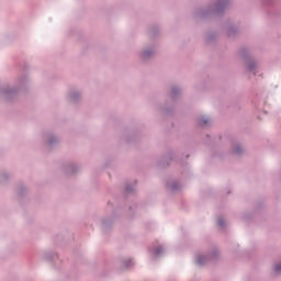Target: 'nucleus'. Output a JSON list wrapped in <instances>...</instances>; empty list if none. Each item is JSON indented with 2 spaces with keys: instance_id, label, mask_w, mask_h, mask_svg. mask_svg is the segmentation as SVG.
<instances>
[{
  "instance_id": "f257e3e1",
  "label": "nucleus",
  "mask_w": 281,
  "mask_h": 281,
  "mask_svg": "<svg viewBox=\"0 0 281 281\" xmlns=\"http://www.w3.org/2000/svg\"><path fill=\"white\" fill-rule=\"evenodd\" d=\"M27 87H30V79H27V77L18 79L15 86L13 87L2 85L0 86V98L2 100H7V102H10L11 100H14V98H16L21 91H25Z\"/></svg>"
},
{
  "instance_id": "f03ea898",
  "label": "nucleus",
  "mask_w": 281,
  "mask_h": 281,
  "mask_svg": "<svg viewBox=\"0 0 281 281\" xmlns=\"http://www.w3.org/2000/svg\"><path fill=\"white\" fill-rule=\"evenodd\" d=\"M229 5V0H211L210 3L199 11L200 16L221 14Z\"/></svg>"
},
{
  "instance_id": "7ed1b4c3",
  "label": "nucleus",
  "mask_w": 281,
  "mask_h": 281,
  "mask_svg": "<svg viewBox=\"0 0 281 281\" xmlns=\"http://www.w3.org/2000/svg\"><path fill=\"white\" fill-rule=\"evenodd\" d=\"M157 55V45L150 44L145 46L139 53H138V58L140 60H150L151 58H155Z\"/></svg>"
},
{
  "instance_id": "20e7f679",
  "label": "nucleus",
  "mask_w": 281,
  "mask_h": 281,
  "mask_svg": "<svg viewBox=\"0 0 281 281\" xmlns=\"http://www.w3.org/2000/svg\"><path fill=\"white\" fill-rule=\"evenodd\" d=\"M66 98L70 104H79V102H82V91L78 89L70 90Z\"/></svg>"
},
{
  "instance_id": "39448f33",
  "label": "nucleus",
  "mask_w": 281,
  "mask_h": 281,
  "mask_svg": "<svg viewBox=\"0 0 281 281\" xmlns=\"http://www.w3.org/2000/svg\"><path fill=\"white\" fill-rule=\"evenodd\" d=\"M61 172L68 177H74L80 172V166L76 164H66L61 167Z\"/></svg>"
},
{
  "instance_id": "423d86ee",
  "label": "nucleus",
  "mask_w": 281,
  "mask_h": 281,
  "mask_svg": "<svg viewBox=\"0 0 281 281\" xmlns=\"http://www.w3.org/2000/svg\"><path fill=\"white\" fill-rule=\"evenodd\" d=\"M244 65L246 71H249V74H254V76H256V69H258V60H256L254 57H246L244 58Z\"/></svg>"
},
{
  "instance_id": "0eeeda50",
  "label": "nucleus",
  "mask_w": 281,
  "mask_h": 281,
  "mask_svg": "<svg viewBox=\"0 0 281 281\" xmlns=\"http://www.w3.org/2000/svg\"><path fill=\"white\" fill-rule=\"evenodd\" d=\"M43 139L46 146H56L60 142V138L56 134H44Z\"/></svg>"
},
{
  "instance_id": "6e6552de",
  "label": "nucleus",
  "mask_w": 281,
  "mask_h": 281,
  "mask_svg": "<svg viewBox=\"0 0 281 281\" xmlns=\"http://www.w3.org/2000/svg\"><path fill=\"white\" fill-rule=\"evenodd\" d=\"M207 260H210V257L203 254H199L195 256L194 258V263L198 267H203V265H205V262H207Z\"/></svg>"
},
{
  "instance_id": "1a4fd4ad",
  "label": "nucleus",
  "mask_w": 281,
  "mask_h": 281,
  "mask_svg": "<svg viewBox=\"0 0 281 281\" xmlns=\"http://www.w3.org/2000/svg\"><path fill=\"white\" fill-rule=\"evenodd\" d=\"M232 154L240 157V155L245 154V147L241 144H235L232 146Z\"/></svg>"
},
{
  "instance_id": "9d476101",
  "label": "nucleus",
  "mask_w": 281,
  "mask_h": 281,
  "mask_svg": "<svg viewBox=\"0 0 281 281\" xmlns=\"http://www.w3.org/2000/svg\"><path fill=\"white\" fill-rule=\"evenodd\" d=\"M199 126H210L212 124V119L207 115H202L198 119Z\"/></svg>"
},
{
  "instance_id": "9b49d317",
  "label": "nucleus",
  "mask_w": 281,
  "mask_h": 281,
  "mask_svg": "<svg viewBox=\"0 0 281 281\" xmlns=\"http://www.w3.org/2000/svg\"><path fill=\"white\" fill-rule=\"evenodd\" d=\"M272 273L274 276H281V259L274 261L272 266Z\"/></svg>"
},
{
  "instance_id": "f8f14e48",
  "label": "nucleus",
  "mask_w": 281,
  "mask_h": 281,
  "mask_svg": "<svg viewBox=\"0 0 281 281\" xmlns=\"http://www.w3.org/2000/svg\"><path fill=\"white\" fill-rule=\"evenodd\" d=\"M8 180H10V173L3 172L0 175V183H5Z\"/></svg>"
},
{
  "instance_id": "ddd939ff",
  "label": "nucleus",
  "mask_w": 281,
  "mask_h": 281,
  "mask_svg": "<svg viewBox=\"0 0 281 281\" xmlns=\"http://www.w3.org/2000/svg\"><path fill=\"white\" fill-rule=\"evenodd\" d=\"M225 220L223 218V217H220L218 220H217V225L220 226V227H225Z\"/></svg>"
},
{
  "instance_id": "4468645a",
  "label": "nucleus",
  "mask_w": 281,
  "mask_h": 281,
  "mask_svg": "<svg viewBox=\"0 0 281 281\" xmlns=\"http://www.w3.org/2000/svg\"><path fill=\"white\" fill-rule=\"evenodd\" d=\"M170 190H177V188H179V184H177V182H172L170 186H169Z\"/></svg>"
},
{
  "instance_id": "2eb2a0df",
  "label": "nucleus",
  "mask_w": 281,
  "mask_h": 281,
  "mask_svg": "<svg viewBox=\"0 0 281 281\" xmlns=\"http://www.w3.org/2000/svg\"><path fill=\"white\" fill-rule=\"evenodd\" d=\"M161 251H164V248L162 247H158L157 249H156V254L159 256V254H161Z\"/></svg>"
},
{
  "instance_id": "dca6fc26",
  "label": "nucleus",
  "mask_w": 281,
  "mask_h": 281,
  "mask_svg": "<svg viewBox=\"0 0 281 281\" xmlns=\"http://www.w3.org/2000/svg\"><path fill=\"white\" fill-rule=\"evenodd\" d=\"M175 91H177V89H176V88H173V89H172V93H175Z\"/></svg>"
}]
</instances>
